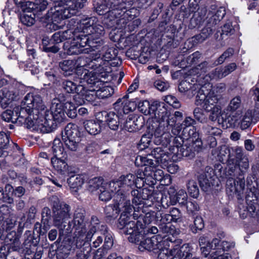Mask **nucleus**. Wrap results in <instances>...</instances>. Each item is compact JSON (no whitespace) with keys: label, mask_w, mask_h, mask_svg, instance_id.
<instances>
[{"label":"nucleus","mask_w":259,"mask_h":259,"mask_svg":"<svg viewBox=\"0 0 259 259\" xmlns=\"http://www.w3.org/2000/svg\"><path fill=\"white\" fill-rule=\"evenodd\" d=\"M87 2V0H66L65 6L72 16L76 13L78 9L82 8Z\"/></svg>","instance_id":"40"},{"label":"nucleus","mask_w":259,"mask_h":259,"mask_svg":"<svg viewBox=\"0 0 259 259\" xmlns=\"http://www.w3.org/2000/svg\"><path fill=\"white\" fill-rule=\"evenodd\" d=\"M225 15V11L223 8H220L216 11L209 12L207 17L208 20L206 25L212 27L213 28L215 25L220 22Z\"/></svg>","instance_id":"31"},{"label":"nucleus","mask_w":259,"mask_h":259,"mask_svg":"<svg viewBox=\"0 0 259 259\" xmlns=\"http://www.w3.org/2000/svg\"><path fill=\"white\" fill-rule=\"evenodd\" d=\"M122 99H119L118 101L114 104V108L116 109L118 113H129L134 111L137 108V104L135 102H128L124 103L121 110L119 109L121 100Z\"/></svg>","instance_id":"38"},{"label":"nucleus","mask_w":259,"mask_h":259,"mask_svg":"<svg viewBox=\"0 0 259 259\" xmlns=\"http://www.w3.org/2000/svg\"><path fill=\"white\" fill-rule=\"evenodd\" d=\"M45 108L46 106L39 95L28 93L25 96L21 105L14 108L12 113H40Z\"/></svg>","instance_id":"9"},{"label":"nucleus","mask_w":259,"mask_h":259,"mask_svg":"<svg viewBox=\"0 0 259 259\" xmlns=\"http://www.w3.org/2000/svg\"><path fill=\"white\" fill-rule=\"evenodd\" d=\"M177 153L183 157H188L190 159L192 158L195 156V150L193 145L187 146L183 145L180 149H178Z\"/></svg>","instance_id":"47"},{"label":"nucleus","mask_w":259,"mask_h":259,"mask_svg":"<svg viewBox=\"0 0 259 259\" xmlns=\"http://www.w3.org/2000/svg\"><path fill=\"white\" fill-rule=\"evenodd\" d=\"M130 194V196L132 197V202L135 205H140L144 204V201H143L141 198V193L138 190H132Z\"/></svg>","instance_id":"61"},{"label":"nucleus","mask_w":259,"mask_h":259,"mask_svg":"<svg viewBox=\"0 0 259 259\" xmlns=\"http://www.w3.org/2000/svg\"><path fill=\"white\" fill-rule=\"evenodd\" d=\"M153 156L158 163H164L168 160V156L165 152L161 147L155 148L151 152Z\"/></svg>","instance_id":"45"},{"label":"nucleus","mask_w":259,"mask_h":259,"mask_svg":"<svg viewBox=\"0 0 259 259\" xmlns=\"http://www.w3.org/2000/svg\"><path fill=\"white\" fill-rule=\"evenodd\" d=\"M219 117L218 123L224 128H227L238 124V116L236 114H221Z\"/></svg>","instance_id":"32"},{"label":"nucleus","mask_w":259,"mask_h":259,"mask_svg":"<svg viewBox=\"0 0 259 259\" xmlns=\"http://www.w3.org/2000/svg\"><path fill=\"white\" fill-rule=\"evenodd\" d=\"M76 25L77 23H70V21L69 22L70 28L67 30L61 32L62 38L63 41L66 39H70L74 37L76 31H73V29L74 27L76 28Z\"/></svg>","instance_id":"59"},{"label":"nucleus","mask_w":259,"mask_h":259,"mask_svg":"<svg viewBox=\"0 0 259 259\" xmlns=\"http://www.w3.org/2000/svg\"><path fill=\"white\" fill-rule=\"evenodd\" d=\"M13 187L10 184H7L4 190L2 201L9 204H12L14 202L13 196L14 195Z\"/></svg>","instance_id":"51"},{"label":"nucleus","mask_w":259,"mask_h":259,"mask_svg":"<svg viewBox=\"0 0 259 259\" xmlns=\"http://www.w3.org/2000/svg\"><path fill=\"white\" fill-rule=\"evenodd\" d=\"M120 185H121V183L120 181H112L109 183L104 182L103 187H105L111 193L116 192V195L118 191L121 190Z\"/></svg>","instance_id":"56"},{"label":"nucleus","mask_w":259,"mask_h":259,"mask_svg":"<svg viewBox=\"0 0 259 259\" xmlns=\"http://www.w3.org/2000/svg\"><path fill=\"white\" fill-rule=\"evenodd\" d=\"M89 58L83 57H78L76 60H65L59 64L60 67L66 76H69L75 72L83 81L86 80L82 78L84 70H89Z\"/></svg>","instance_id":"10"},{"label":"nucleus","mask_w":259,"mask_h":259,"mask_svg":"<svg viewBox=\"0 0 259 259\" xmlns=\"http://www.w3.org/2000/svg\"><path fill=\"white\" fill-rule=\"evenodd\" d=\"M186 186L190 195L194 198H197L199 195V190L196 181L194 180H189L186 183Z\"/></svg>","instance_id":"50"},{"label":"nucleus","mask_w":259,"mask_h":259,"mask_svg":"<svg viewBox=\"0 0 259 259\" xmlns=\"http://www.w3.org/2000/svg\"><path fill=\"white\" fill-rule=\"evenodd\" d=\"M114 93L113 89L110 87H105L96 92L90 91L87 93L85 96V99L88 101L94 100L95 96L100 99H104L110 97Z\"/></svg>","instance_id":"25"},{"label":"nucleus","mask_w":259,"mask_h":259,"mask_svg":"<svg viewBox=\"0 0 259 259\" xmlns=\"http://www.w3.org/2000/svg\"><path fill=\"white\" fill-rule=\"evenodd\" d=\"M104 235L102 232H94L92 237L88 240L84 237L80 239L77 238L75 240V244L76 246L82 249V252H85V256H88L91 255L92 248H97L103 243Z\"/></svg>","instance_id":"15"},{"label":"nucleus","mask_w":259,"mask_h":259,"mask_svg":"<svg viewBox=\"0 0 259 259\" xmlns=\"http://www.w3.org/2000/svg\"><path fill=\"white\" fill-rule=\"evenodd\" d=\"M227 150L229 153L227 160L228 167L227 175L231 177H236L237 179L239 177H244V175L247 170L242 168L240 163L237 162L233 156L231 155L229 149Z\"/></svg>","instance_id":"20"},{"label":"nucleus","mask_w":259,"mask_h":259,"mask_svg":"<svg viewBox=\"0 0 259 259\" xmlns=\"http://www.w3.org/2000/svg\"><path fill=\"white\" fill-rule=\"evenodd\" d=\"M183 205L185 206L189 214L194 215L199 210L200 207L196 201H189Z\"/></svg>","instance_id":"57"},{"label":"nucleus","mask_w":259,"mask_h":259,"mask_svg":"<svg viewBox=\"0 0 259 259\" xmlns=\"http://www.w3.org/2000/svg\"><path fill=\"white\" fill-rule=\"evenodd\" d=\"M101 231L102 232V234H104L103 238L104 239V247L110 248L113 245V240L111 235L108 232L107 226L106 225L102 226Z\"/></svg>","instance_id":"55"},{"label":"nucleus","mask_w":259,"mask_h":259,"mask_svg":"<svg viewBox=\"0 0 259 259\" xmlns=\"http://www.w3.org/2000/svg\"><path fill=\"white\" fill-rule=\"evenodd\" d=\"M246 203L245 207L241 203L238 205L240 216L244 219L249 214L252 217H259V199L253 193L251 192L246 196Z\"/></svg>","instance_id":"17"},{"label":"nucleus","mask_w":259,"mask_h":259,"mask_svg":"<svg viewBox=\"0 0 259 259\" xmlns=\"http://www.w3.org/2000/svg\"><path fill=\"white\" fill-rule=\"evenodd\" d=\"M63 88L67 93H72L76 90H77L78 94L74 97V100L77 104H81L84 102L85 96L82 94V91L85 89L82 84H79L77 86L71 81L65 80L63 82Z\"/></svg>","instance_id":"22"},{"label":"nucleus","mask_w":259,"mask_h":259,"mask_svg":"<svg viewBox=\"0 0 259 259\" xmlns=\"http://www.w3.org/2000/svg\"><path fill=\"white\" fill-rule=\"evenodd\" d=\"M63 48L65 53L69 55H78L80 53H88L90 49H81L73 39L71 41H67L64 44Z\"/></svg>","instance_id":"26"},{"label":"nucleus","mask_w":259,"mask_h":259,"mask_svg":"<svg viewBox=\"0 0 259 259\" xmlns=\"http://www.w3.org/2000/svg\"><path fill=\"white\" fill-rule=\"evenodd\" d=\"M104 225V224H100V222L99 223H95L90 225V228L89 230H88L86 228L85 233L84 235V238H87V240L91 238L93 236V233L94 232H101V229H102V226Z\"/></svg>","instance_id":"54"},{"label":"nucleus","mask_w":259,"mask_h":259,"mask_svg":"<svg viewBox=\"0 0 259 259\" xmlns=\"http://www.w3.org/2000/svg\"><path fill=\"white\" fill-rule=\"evenodd\" d=\"M220 240L217 238L213 239L211 242H208L206 246L201 247L202 252L205 257L210 255L211 257L217 255L219 251L217 250V247L219 246Z\"/></svg>","instance_id":"33"},{"label":"nucleus","mask_w":259,"mask_h":259,"mask_svg":"<svg viewBox=\"0 0 259 259\" xmlns=\"http://www.w3.org/2000/svg\"><path fill=\"white\" fill-rule=\"evenodd\" d=\"M142 127V124L135 123V120L132 121L131 117L127 119L125 124V130L129 132H132L139 130Z\"/></svg>","instance_id":"63"},{"label":"nucleus","mask_w":259,"mask_h":259,"mask_svg":"<svg viewBox=\"0 0 259 259\" xmlns=\"http://www.w3.org/2000/svg\"><path fill=\"white\" fill-rule=\"evenodd\" d=\"M48 5L46 0H35L34 2L29 1L26 2V6L28 9L31 10L34 13H35L36 17L40 20V13L45 11Z\"/></svg>","instance_id":"29"},{"label":"nucleus","mask_w":259,"mask_h":259,"mask_svg":"<svg viewBox=\"0 0 259 259\" xmlns=\"http://www.w3.org/2000/svg\"><path fill=\"white\" fill-rule=\"evenodd\" d=\"M177 114H153L152 116V120L155 125L152 124L151 127H149L148 131L149 132V136H152L153 138V142L156 145H162L163 146H166L170 142V134L165 131V125L167 126L172 125L175 120L171 119L173 117L171 116L175 115L174 117L176 118L175 115Z\"/></svg>","instance_id":"6"},{"label":"nucleus","mask_w":259,"mask_h":259,"mask_svg":"<svg viewBox=\"0 0 259 259\" xmlns=\"http://www.w3.org/2000/svg\"><path fill=\"white\" fill-rule=\"evenodd\" d=\"M52 151L54 155V158H67V154L64 152L63 144L59 138L54 139L53 143Z\"/></svg>","instance_id":"41"},{"label":"nucleus","mask_w":259,"mask_h":259,"mask_svg":"<svg viewBox=\"0 0 259 259\" xmlns=\"http://www.w3.org/2000/svg\"><path fill=\"white\" fill-rule=\"evenodd\" d=\"M77 23L74 40L81 49L88 45L94 50L102 44L101 37L104 34V27L101 25L95 17L86 18L77 21L74 19L70 20V23ZM89 50H91L89 48Z\"/></svg>","instance_id":"1"},{"label":"nucleus","mask_w":259,"mask_h":259,"mask_svg":"<svg viewBox=\"0 0 259 259\" xmlns=\"http://www.w3.org/2000/svg\"><path fill=\"white\" fill-rule=\"evenodd\" d=\"M132 230L133 232L131 233H124L126 235H130L128 237L130 242L139 244V249L141 250L146 249L153 251L155 253L157 252V250L161 246V242L158 241L156 236L144 239L142 231L135 232L133 228Z\"/></svg>","instance_id":"12"},{"label":"nucleus","mask_w":259,"mask_h":259,"mask_svg":"<svg viewBox=\"0 0 259 259\" xmlns=\"http://www.w3.org/2000/svg\"><path fill=\"white\" fill-rule=\"evenodd\" d=\"M104 184V180L101 177H95L90 179L88 182V187L90 191L93 192L100 190L101 186Z\"/></svg>","instance_id":"52"},{"label":"nucleus","mask_w":259,"mask_h":259,"mask_svg":"<svg viewBox=\"0 0 259 259\" xmlns=\"http://www.w3.org/2000/svg\"><path fill=\"white\" fill-rule=\"evenodd\" d=\"M189 245L184 244L181 247L180 254H179V259H200L199 257L193 254L191 252Z\"/></svg>","instance_id":"48"},{"label":"nucleus","mask_w":259,"mask_h":259,"mask_svg":"<svg viewBox=\"0 0 259 259\" xmlns=\"http://www.w3.org/2000/svg\"><path fill=\"white\" fill-rule=\"evenodd\" d=\"M117 50L107 46L102 47L99 53L93 54L91 60L89 59L88 68L92 71L84 70L83 77L88 84L94 83L97 81L98 76L108 72L110 70L109 61L116 56Z\"/></svg>","instance_id":"3"},{"label":"nucleus","mask_w":259,"mask_h":259,"mask_svg":"<svg viewBox=\"0 0 259 259\" xmlns=\"http://www.w3.org/2000/svg\"><path fill=\"white\" fill-rule=\"evenodd\" d=\"M245 188L244 177H239L237 180L229 178L226 182V192L230 196L236 195L238 199H241Z\"/></svg>","instance_id":"18"},{"label":"nucleus","mask_w":259,"mask_h":259,"mask_svg":"<svg viewBox=\"0 0 259 259\" xmlns=\"http://www.w3.org/2000/svg\"><path fill=\"white\" fill-rule=\"evenodd\" d=\"M226 76L224 73L223 68L218 67L213 70L210 74L203 77H200L199 80L201 86L196 97V104L200 106L206 112L214 113L215 106L214 104L218 101V98L211 92L212 85L210 81L212 79H221Z\"/></svg>","instance_id":"4"},{"label":"nucleus","mask_w":259,"mask_h":259,"mask_svg":"<svg viewBox=\"0 0 259 259\" xmlns=\"http://www.w3.org/2000/svg\"><path fill=\"white\" fill-rule=\"evenodd\" d=\"M162 245L161 243V246L158 249L157 252H156L158 253L159 259H179L181 247L169 249L167 248H163Z\"/></svg>","instance_id":"28"},{"label":"nucleus","mask_w":259,"mask_h":259,"mask_svg":"<svg viewBox=\"0 0 259 259\" xmlns=\"http://www.w3.org/2000/svg\"><path fill=\"white\" fill-rule=\"evenodd\" d=\"M233 151L235 154V160L237 162L241 164V167L245 170H247L249 167V161L246 154L243 151V149L240 147H236Z\"/></svg>","instance_id":"37"},{"label":"nucleus","mask_w":259,"mask_h":259,"mask_svg":"<svg viewBox=\"0 0 259 259\" xmlns=\"http://www.w3.org/2000/svg\"><path fill=\"white\" fill-rule=\"evenodd\" d=\"M199 2L200 0H190L189 2L190 12L194 13L193 17L190 20V23L193 27L201 25L206 13L205 8L199 7Z\"/></svg>","instance_id":"19"},{"label":"nucleus","mask_w":259,"mask_h":259,"mask_svg":"<svg viewBox=\"0 0 259 259\" xmlns=\"http://www.w3.org/2000/svg\"><path fill=\"white\" fill-rule=\"evenodd\" d=\"M71 207L68 204H64L59 209L53 211V225L59 230L60 235H67L66 229L67 223L66 221L71 218Z\"/></svg>","instance_id":"14"},{"label":"nucleus","mask_w":259,"mask_h":259,"mask_svg":"<svg viewBox=\"0 0 259 259\" xmlns=\"http://www.w3.org/2000/svg\"><path fill=\"white\" fill-rule=\"evenodd\" d=\"M238 119V124H240L243 130L247 128L253 123H255L259 121V114H244L241 115Z\"/></svg>","instance_id":"34"},{"label":"nucleus","mask_w":259,"mask_h":259,"mask_svg":"<svg viewBox=\"0 0 259 259\" xmlns=\"http://www.w3.org/2000/svg\"><path fill=\"white\" fill-rule=\"evenodd\" d=\"M204 227V223L202 218L197 216L194 220V224L191 227L193 233H196L198 231H201Z\"/></svg>","instance_id":"58"},{"label":"nucleus","mask_w":259,"mask_h":259,"mask_svg":"<svg viewBox=\"0 0 259 259\" xmlns=\"http://www.w3.org/2000/svg\"><path fill=\"white\" fill-rule=\"evenodd\" d=\"M213 28L207 25L202 29L201 32L192 37L194 41L197 43L202 42L208 38L212 33Z\"/></svg>","instance_id":"44"},{"label":"nucleus","mask_w":259,"mask_h":259,"mask_svg":"<svg viewBox=\"0 0 259 259\" xmlns=\"http://www.w3.org/2000/svg\"><path fill=\"white\" fill-rule=\"evenodd\" d=\"M136 175V181L138 182L139 181H141V185H142V187L144 186L145 184L148 185L147 180L149 179V178L148 175H146V167L144 171L141 169L137 170Z\"/></svg>","instance_id":"64"},{"label":"nucleus","mask_w":259,"mask_h":259,"mask_svg":"<svg viewBox=\"0 0 259 259\" xmlns=\"http://www.w3.org/2000/svg\"><path fill=\"white\" fill-rule=\"evenodd\" d=\"M146 112L147 113H167L165 104L157 101L150 104L148 101H146Z\"/></svg>","instance_id":"36"},{"label":"nucleus","mask_w":259,"mask_h":259,"mask_svg":"<svg viewBox=\"0 0 259 259\" xmlns=\"http://www.w3.org/2000/svg\"><path fill=\"white\" fill-rule=\"evenodd\" d=\"M88 223L85 219V210L82 208H77L75 210L73 219L67 223L66 233L67 235L72 233L73 229L75 231L73 237L80 239L84 237Z\"/></svg>","instance_id":"11"},{"label":"nucleus","mask_w":259,"mask_h":259,"mask_svg":"<svg viewBox=\"0 0 259 259\" xmlns=\"http://www.w3.org/2000/svg\"><path fill=\"white\" fill-rule=\"evenodd\" d=\"M39 114H12L10 121L18 125L24 124L29 128L34 126V123L38 118Z\"/></svg>","instance_id":"23"},{"label":"nucleus","mask_w":259,"mask_h":259,"mask_svg":"<svg viewBox=\"0 0 259 259\" xmlns=\"http://www.w3.org/2000/svg\"><path fill=\"white\" fill-rule=\"evenodd\" d=\"M75 240V238L73 237L72 239H68L62 243L56 251L57 259H65L71 251H74L76 248L80 249L78 246H76Z\"/></svg>","instance_id":"21"},{"label":"nucleus","mask_w":259,"mask_h":259,"mask_svg":"<svg viewBox=\"0 0 259 259\" xmlns=\"http://www.w3.org/2000/svg\"><path fill=\"white\" fill-rule=\"evenodd\" d=\"M120 116L118 114H107L106 122L109 128L112 130H116L118 128Z\"/></svg>","instance_id":"49"},{"label":"nucleus","mask_w":259,"mask_h":259,"mask_svg":"<svg viewBox=\"0 0 259 259\" xmlns=\"http://www.w3.org/2000/svg\"><path fill=\"white\" fill-rule=\"evenodd\" d=\"M81 133L77 125L69 123L67 124L62 133V140L66 148L71 151H76L81 141Z\"/></svg>","instance_id":"13"},{"label":"nucleus","mask_w":259,"mask_h":259,"mask_svg":"<svg viewBox=\"0 0 259 259\" xmlns=\"http://www.w3.org/2000/svg\"><path fill=\"white\" fill-rule=\"evenodd\" d=\"M2 94L1 104L2 107L6 108L14 100L17 99V94L13 90L9 91L6 89H3L0 94Z\"/></svg>","instance_id":"35"},{"label":"nucleus","mask_w":259,"mask_h":259,"mask_svg":"<svg viewBox=\"0 0 259 259\" xmlns=\"http://www.w3.org/2000/svg\"><path fill=\"white\" fill-rule=\"evenodd\" d=\"M35 17H37L35 13L27 8L24 13L21 16L20 21L24 25L31 26L34 24Z\"/></svg>","instance_id":"43"},{"label":"nucleus","mask_w":259,"mask_h":259,"mask_svg":"<svg viewBox=\"0 0 259 259\" xmlns=\"http://www.w3.org/2000/svg\"><path fill=\"white\" fill-rule=\"evenodd\" d=\"M133 208H134V212L133 218L136 220V222L130 220H128V222H132L135 224V226L133 228L135 232L140 230L142 231L143 228L147 226V225L149 224L154 219L157 220V212L155 211H151L145 213L143 208L140 206L137 207L133 206Z\"/></svg>","instance_id":"16"},{"label":"nucleus","mask_w":259,"mask_h":259,"mask_svg":"<svg viewBox=\"0 0 259 259\" xmlns=\"http://www.w3.org/2000/svg\"><path fill=\"white\" fill-rule=\"evenodd\" d=\"M51 210L48 207H45L41 211V224L36 223L35 224V228H39V232L40 234H45L50 228V221L51 218Z\"/></svg>","instance_id":"24"},{"label":"nucleus","mask_w":259,"mask_h":259,"mask_svg":"<svg viewBox=\"0 0 259 259\" xmlns=\"http://www.w3.org/2000/svg\"><path fill=\"white\" fill-rule=\"evenodd\" d=\"M146 175H148L149 179L147 180L148 185L153 186L156 184V181H161L164 176L162 170L146 167Z\"/></svg>","instance_id":"27"},{"label":"nucleus","mask_w":259,"mask_h":259,"mask_svg":"<svg viewBox=\"0 0 259 259\" xmlns=\"http://www.w3.org/2000/svg\"><path fill=\"white\" fill-rule=\"evenodd\" d=\"M83 177L79 175H73L67 179V183L71 189H78L84 183Z\"/></svg>","instance_id":"46"},{"label":"nucleus","mask_w":259,"mask_h":259,"mask_svg":"<svg viewBox=\"0 0 259 259\" xmlns=\"http://www.w3.org/2000/svg\"><path fill=\"white\" fill-rule=\"evenodd\" d=\"M128 195L124 189L122 188L114 196V203L106 206L104 209L106 217L113 219L117 217L119 212H121L118 220V227L124 234L133 232L132 228L135 226L134 223L128 222V220H131V213L133 209V206L128 198Z\"/></svg>","instance_id":"2"},{"label":"nucleus","mask_w":259,"mask_h":259,"mask_svg":"<svg viewBox=\"0 0 259 259\" xmlns=\"http://www.w3.org/2000/svg\"><path fill=\"white\" fill-rule=\"evenodd\" d=\"M120 182L121 183V189L123 188L124 189L125 191L128 194V198L130 199V190H126V186L129 188H132V187L135 186L137 188H140L142 187V185H141L137 182L136 180L135 176L132 174H128L126 176H122L120 177Z\"/></svg>","instance_id":"30"},{"label":"nucleus","mask_w":259,"mask_h":259,"mask_svg":"<svg viewBox=\"0 0 259 259\" xmlns=\"http://www.w3.org/2000/svg\"><path fill=\"white\" fill-rule=\"evenodd\" d=\"M99 199L102 201H107L111 199L112 198V193L103 185L101 186L99 190Z\"/></svg>","instance_id":"62"},{"label":"nucleus","mask_w":259,"mask_h":259,"mask_svg":"<svg viewBox=\"0 0 259 259\" xmlns=\"http://www.w3.org/2000/svg\"><path fill=\"white\" fill-rule=\"evenodd\" d=\"M198 179L202 190L205 192L208 191L212 184L211 177L208 178L205 174H202L199 176Z\"/></svg>","instance_id":"53"},{"label":"nucleus","mask_w":259,"mask_h":259,"mask_svg":"<svg viewBox=\"0 0 259 259\" xmlns=\"http://www.w3.org/2000/svg\"><path fill=\"white\" fill-rule=\"evenodd\" d=\"M54 4L53 8L44 16L40 18V21L48 23L50 28L56 30L61 29L65 24L64 20L70 18L72 15L69 9L65 8L66 0H51Z\"/></svg>","instance_id":"7"},{"label":"nucleus","mask_w":259,"mask_h":259,"mask_svg":"<svg viewBox=\"0 0 259 259\" xmlns=\"http://www.w3.org/2000/svg\"><path fill=\"white\" fill-rule=\"evenodd\" d=\"M32 127L42 133H49L66 122L65 114H39Z\"/></svg>","instance_id":"8"},{"label":"nucleus","mask_w":259,"mask_h":259,"mask_svg":"<svg viewBox=\"0 0 259 259\" xmlns=\"http://www.w3.org/2000/svg\"><path fill=\"white\" fill-rule=\"evenodd\" d=\"M120 0H94V5L96 12L100 15H102L107 13H111L114 15H120V18L112 20V24L116 22V26L115 28L121 29L124 28L127 23V19L129 17L131 19L136 15V10L134 8L125 11H123L120 5H119Z\"/></svg>","instance_id":"5"},{"label":"nucleus","mask_w":259,"mask_h":259,"mask_svg":"<svg viewBox=\"0 0 259 259\" xmlns=\"http://www.w3.org/2000/svg\"><path fill=\"white\" fill-rule=\"evenodd\" d=\"M66 158H52L51 162L54 168L59 173L65 174L67 172L68 166L65 160Z\"/></svg>","instance_id":"39"},{"label":"nucleus","mask_w":259,"mask_h":259,"mask_svg":"<svg viewBox=\"0 0 259 259\" xmlns=\"http://www.w3.org/2000/svg\"><path fill=\"white\" fill-rule=\"evenodd\" d=\"M51 113H64L63 105L57 99H54L50 107Z\"/></svg>","instance_id":"60"},{"label":"nucleus","mask_w":259,"mask_h":259,"mask_svg":"<svg viewBox=\"0 0 259 259\" xmlns=\"http://www.w3.org/2000/svg\"><path fill=\"white\" fill-rule=\"evenodd\" d=\"M86 131L91 135H96L101 132L100 122L93 120H88L83 122Z\"/></svg>","instance_id":"42"}]
</instances>
